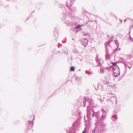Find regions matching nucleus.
I'll return each instance as SVG.
<instances>
[{
  "mask_svg": "<svg viewBox=\"0 0 133 133\" xmlns=\"http://www.w3.org/2000/svg\"><path fill=\"white\" fill-rule=\"evenodd\" d=\"M113 75L117 77L120 74V70L118 67H117L116 68H113Z\"/></svg>",
  "mask_w": 133,
  "mask_h": 133,
  "instance_id": "obj_1",
  "label": "nucleus"
},
{
  "mask_svg": "<svg viewBox=\"0 0 133 133\" xmlns=\"http://www.w3.org/2000/svg\"><path fill=\"white\" fill-rule=\"evenodd\" d=\"M33 126V124L31 123H29V124L28 125V127L29 129H30Z\"/></svg>",
  "mask_w": 133,
  "mask_h": 133,
  "instance_id": "obj_2",
  "label": "nucleus"
},
{
  "mask_svg": "<svg viewBox=\"0 0 133 133\" xmlns=\"http://www.w3.org/2000/svg\"><path fill=\"white\" fill-rule=\"evenodd\" d=\"M75 70V67L74 66H72L71 67L70 69V71H74Z\"/></svg>",
  "mask_w": 133,
  "mask_h": 133,
  "instance_id": "obj_3",
  "label": "nucleus"
},
{
  "mask_svg": "<svg viewBox=\"0 0 133 133\" xmlns=\"http://www.w3.org/2000/svg\"><path fill=\"white\" fill-rule=\"evenodd\" d=\"M111 63L113 65H114V66H115L117 64V63L116 62H111Z\"/></svg>",
  "mask_w": 133,
  "mask_h": 133,
  "instance_id": "obj_4",
  "label": "nucleus"
},
{
  "mask_svg": "<svg viewBox=\"0 0 133 133\" xmlns=\"http://www.w3.org/2000/svg\"><path fill=\"white\" fill-rule=\"evenodd\" d=\"M81 27V26L80 25H78L75 27V28L76 29H78L80 28Z\"/></svg>",
  "mask_w": 133,
  "mask_h": 133,
  "instance_id": "obj_5",
  "label": "nucleus"
},
{
  "mask_svg": "<svg viewBox=\"0 0 133 133\" xmlns=\"http://www.w3.org/2000/svg\"><path fill=\"white\" fill-rule=\"evenodd\" d=\"M82 133H85V131H83Z\"/></svg>",
  "mask_w": 133,
  "mask_h": 133,
  "instance_id": "obj_6",
  "label": "nucleus"
},
{
  "mask_svg": "<svg viewBox=\"0 0 133 133\" xmlns=\"http://www.w3.org/2000/svg\"><path fill=\"white\" fill-rule=\"evenodd\" d=\"M92 116H94V114H93Z\"/></svg>",
  "mask_w": 133,
  "mask_h": 133,
  "instance_id": "obj_7",
  "label": "nucleus"
}]
</instances>
